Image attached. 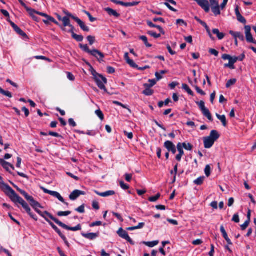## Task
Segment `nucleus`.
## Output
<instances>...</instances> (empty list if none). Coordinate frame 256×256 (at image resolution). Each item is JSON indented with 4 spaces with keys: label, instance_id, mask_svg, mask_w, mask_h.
I'll return each instance as SVG.
<instances>
[{
    "label": "nucleus",
    "instance_id": "c756f323",
    "mask_svg": "<svg viewBox=\"0 0 256 256\" xmlns=\"http://www.w3.org/2000/svg\"><path fill=\"white\" fill-rule=\"evenodd\" d=\"M159 243V240H154V241H152V242H144V244L150 247V248H153L156 246H157Z\"/></svg>",
    "mask_w": 256,
    "mask_h": 256
},
{
    "label": "nucleus",
    "instance_id": "f704fd0d",
    "mask_svg": "<svg viewBox=\"0 0 256 256\" xmlns=\"http://www.w3.org/2000/svg\"><path fill=\"white\" fill-rule=\"evenodd\" d=\"M50 226H52V228L58 234L59 236L61 238L63 236H64L60 229L56 226L54 225L52 222L50 223Z\"/></svg>",
    "mask_w": 256,
    "mask_h": 256
},
{
    "label": "nucleus",
    "instance_id": "f257e3e1",
    "mask_svg": "<svg viewBox=\"0 0 256 256\" xmlns=\"http://www.w3.org/2000/svg\"><path fill=\"white\" fill-rule=\"evenodd\" d=\"M2 190L14 203L17 206L18 204H20L26 212H30V208L28 204L10 186L3 184Z\"/></svg>",
    "mask_w": 256,
    "mask_h": 256
},
{
    "label": "nucleus",
    "instance_id": "20e7f679",
    "mask_svg": "<svg viewBox=\"0 0 256 256\" xmlns=\"http://www.w3.org/2000/svg\"><path fill=\"white\" fill-rule=\"evenodd\" d=\"M222 58L224 60H228V63L224 64V68H228L231 70L235 69L234 64L236 62V59L235 58V56H232L229 54H224L222 56Z\"/></svg>",
    "mask_w": 256,
    "mask_h": 256
},
{
    "label": "nucleus",
    "instance_id": "338daca9",
    "mask_svg": "<svg viewBox=\"0 0 256 256\" xmlns=\"http://www.w3.org/2000/svg\"><path fill=\"white\" fill-rule=\"evenodd\" d=\"M178 83L176 82H173L168 84L169 87L172 89H174L176 86L178 85Z\"/></svg>",
    "mask_w": 256,
    "mask_h": 256
},
{
    "label": "nucleus",
    "instance_id": "6ab92c4d",
    "mask_svg": "<svg viewBox=\"0 0 256 256\" xmlns=\"http://www.w3.org/2000/svg\"><path fill=\"white\" fill-rule=\"evenodd\" d=\"M230 34L235 39L238 38L240 40L244 42V38L243 34L241 32H235L234 31H230Z\"/></svg>",
    "mask_w": 256,
    "mask_h": 256
},
{
    "label": "nucleus",
    "instance_id": "79ce46f5",
    "mask_svg": "<svg viewBox=\"0 0 256 256\" xmlns=\"http://www.w3.org/2000/svg\"><path fill=\"white\" fill-rule=\"evenodd\" d=\"M183 148L186 150H192V146L190 144V143H186V142H184V143H182V144Z\"/></svg>",
    "mask_w": 256,
    "mask_h": 256
},
{
    "label": "nucleus",
    "instance_id": "13d9d810",
    "mask_svg": "<svg viewBox=\"0 0 256 256\" xmlns=\"http://www.w3.org/2000/svg\"><path fill=\"white\" fill-rule=\"evenodd\" d=\"M67 74V78H68L71 80V81H74L75 80L74 76L70 72H66Z\"/></svg>",
    "mask_w": 256,
    "mask_h": 256
},
{
    "label": "nucleus",
    "instance_id": "2f4dec72",
    "mask_svg": "<svg viewBox=\"0 0 256 256\" xmlns=\"http://www.w3.org/2000/svg\"><path fill=\"white\" fill-rule=\"evenodd\" d=\"M182 89L185 90L188 93V94L190 96L194 95L193 92L190 90V88L188 84H182Z\"/></svg>",
    "mask_w": 256,
    "mask_h": 256
},
{
    "label": "nucleus",
    "instance_id": "5701e85b",
    "mask_svg": "<svg viewBox=\"0 0 256 256\" xmlns=\"http://www.w3.org/2000/svg\"><path fill=\"white\" fill-rule=\"evenodd\" d=\"M105 10L108 12L110 16H113L116 18H118L120 16V14L117 12L113 9L108 8L105 9Z\"/></svg>",
    "mask_w": 256,
    "mask_h": 256
},
{
    "label": "nucleus",
    "instance_id": "c9c22d12",
    "mask_svg": "<svg viewBox=\"0 0 256 256\" xmlns=\"http://www.w3.org/2000/svg\"><path fill=\"white\" fill-rule=\"evenodd\" d=\"M72 36L74 39L76 40L78 42H82L84 39V37L82 36L78 35L76 34L75 33H73V35H72Z\"/></svg>",
    "mask_w": 256,
    "mask_h": 256
},
{
    "label": "nucleus",
    "instance_id": "864d4df0",
    "mask_svg": "<svg viewBox=\"0 0 256 256\" xmlns=\"http://www.w3.org/2000/svg\"><path fill=\"white\" fill-rule=\"evenodd\" d=\"M220 230L224 238H226L228 236V234H227V233L224 229V228L223 226H220Z\"/></svg>",
    "mask_w": 256,
    "mask_h": 256
},
{
    "label": "nucleus",
    "instance_id": "bb28decb",
    "mask_svg": "<svg viewBox=\"0 0 256 256\" xmlns=\"http://www.w3.org/2000/svg\"><path fill=\"white\" fill-rule=\"evenodd\" d=\"M212 33L216 35L217 38L219 40H222L224 38L226 34L223 32H220V30L217 28H214L212 30Z\"/></svg>",
    "mask_w": 256,
    "mask_h": 256
},
{
    "label": "nucleus",
    "instance_id": "680f3d73",
    "mask_svg": "<svg viewBox=\"0 0 256 256\" xmlns=\"http://www.w3.org/2000/svg\"><path fill=\"white\" fill-rule=\"evenodd\" d=\"M92 208L96 210H98L100 209V206H99V204L98 202L96 201H93L92 202Z\"/></svg>",
    "mask_w": 256,
    "mask_h": 256
},
{
    "label": "nucleus",
    "instance_id": "e433bc0d",
    "mask_svg": "<svg viewBox=\"0 0 256 256\" xmlns=\"http://www.w3.org/2000/svg\"><path fill=\"white\" fill-rule=\"evenodd\" d=\"M0 94L10 98H12V94L10 92L4 90L1 87H0Z\"/></svg>",
    "mask_w": 256,
    "mask_h": 256
},
{
    "label": "nucleus",
    "instance_id": "9d476101",
    "mask_svg": "<svg viewBox=\"0 0 256 256\" xmlns=\"http://www.w3.org/2000/svg\"><path fill=\"white\" fill-rule=\"evenodd\" d=\"M117 234L120 238L126 240L131 244H134L133 241L129 236L128 233L126 230H124L122 228H119V230L117 232Z\"/></svg>",
    "mask_w": 256,
    "mask_h": 256
},
{
    "label": "nucleus",
    "instance_id": "7c9ffc66",
    "mask_svg": "<svg viewBox=\"0 0 256 256\" xmlns=\"http://www.w3.org/2000/svg\"><path fill=\"white\" fill-rule=\"evenodd\" d=\"M164 146L168 152H170V150L175 146L174 144L169 140H167L164 142Z\"/></svg>",
    "mask_w": 256,
    "mask_h": 256
},
{
    "label": "nucleus",
    "instance_id": "69168bd1",
    "mask_svg": "<svg viewBox=\"0 0 256 256\" xmlns=\"http://www.w3.org/2000/svg\"><path fill=\"white\" fill-rule=\"evenodd\" d=\"M250 222H248V220H246L244 224H242L240 226V228H242V230H245L247 227L248 226L249 224H250Z\"/></svg>",
    "mask_w": 256,
    "mask_h": 256
},
{
    "label": "nucleus",
    "instance_id": "2eb2a0df",
    "mask_svg": "<svg viewBox=\"0 0 256 256\" xmlns=\"http://www.w3.org/2000/svg\"><path fill=\"white\" fill-rule=\"evenodd\" d=\"M59 226H61L62 228L66 230H72V231H74V232L80 230L82 229V226L80 224H78L77 226H76L74 227H70V226H69L60 222V224Z\"/></svg>",
    "mask_w": 256,
    "mask_h": 256
},
{
    "label": "nucleus",
    "instance_id": "aec40b11",
    "mask_svg": "<svg viewBox=\"0 0 256 256\" xmlns=\"http://www.w3.org/2000/svg\"><path fill=\"white\" fill-rule=\"evenodd\" d=\"M124 59L126 60V62L132 68H138V66L134 62L131 60L128 54V52L125 53L124 56Z\"/></svg>",
    "mask_w": 256,
    "mask_h": 256
},
{
    "label": "nucleus",
    "instance_id": "603ef678",
    "mask_svg": "<svg viewBox=\"0 0 256 256\" xmlns=\"http://www.w3.org/2000/svg\"><path fill=\"white\" fill-rule=\"evenodd\" d=\"M120 185L121 188L124 190H126L129 188V186L126 184L123 181L120 182Z\"/></svg>",
    "mask_w": 256,
    "mask_h": 256
},
{
    "label": "nucleus",
    "instance_id": "0eeeda50",
    "mask_svg": "<svg viewBox=\"0 0 256 256\" xmlns=\"http://www.w3.org/2000/svg\"><path fill=\"white\" fill-rule=\"evenodd\" d=\"M84 52L96 57L99 62L102 61L104 57V54L96 49H83Z\"/></svg>",
    "mask_w": 256,
    "mask_h": 256
},
{
    "label": "nucleus",
    "instance_id": "39448f33",
    "mask_svg": "<svg viewBox=\"0 0 256 256\" xmlns=\"http://www.w3.org/2000/svg\"><path fill=\"white\" fill-rule=\"evenodd\" d=\"M20 4L26 9V10L28 12L32 20L36 22H39L40 20V18L34 15L36 10L28 7L26 4L22 0H18Z\"/></svg>",
    "mask_w": 256,
    "mask_h": 256
},
{
    "label": "nucleus",
    "instance_id": "a18cd8bd",
    "mask_svg": "<svg viewBox=\"0 0 256 256\" xmlns=\"http://www.w3.org/2000/svg\"><path fill=\"white\" fill-rule=\"evenodd\" d=\"M148 34L150 36L154 38H158L160 37V34H156V32L154 31H148Z\"/></svg>",
    "mask_w": 256,
    "mask_h": 256
},
{
    "label": "nucleus",
    "instance_id": "7ed1b4c3",
    "mask_svg": "<svg viewBox=\"0 0 256 256\" xmlns=\"http://www.w3.org/2000/svg\"><path fill=\"white\" fill-rule=\"evenodd\" d=\"M37 213L43 218L50 225V223L52 222L49 220L50 218L54 222L60 226V222L57 218H54L50 212L47 211L42 212L40 210L37 211Z\"/></svg>",
    "mask_w": 256,
    "mask_h": 256
},
{
    "label": "nucleus",
    "instance_id": "774afa93",
    "mask_svg": "<svg viewBox=\"0 0 256 256\" xmlns=\"http://www.w3.org/2000/svg\"><path fill=\"white\" fill-rule=\"evenodd\" d=\"M68 124L70 126L72 127H76V124L73 118H70L68 120Z\"/></svg>",
    "mask_w": 256,
    "mask_h": 256
},
{
    "label": "nucleus",
    "instance_id": "1a4fd4ad",
    "mask_svg": "<svg viewBox=\"0 0 256 256\" xmlns=\"http://www.w3.org/2000/svg\"><path fill=\"white\" fill-rule=\"evenodd\" d=\"M7 21L10 24L12 27L14 28V31L18 34L20 36H21L24 38H27L28 36L26 34L23 32L16 24L14 22H12L10 19H7Z\"/></svg>",
    "mask_w": 256,
    "mask_h": 256
},
{
    "label": "nucleus",
    "instance_id": "052dcab7",
    "mask_svg": "<svg viewBox=\"0 0 256 256\" xmlns=\"http://www.w3.org/2000/svg\"><path fill=\"white\" fill-rule=\"evenodd\" d=\"M28 214V215L32 218H33L34 220H35L37 221L38 220V217L37 216L34 214L32 212H31V209L30 208V212H28V211H26V212Z\"/></svg>",
    "mask_w": 256,
    "mask_h": 256
},
{
    "label": "nucleus",
    "instance_id": "f8f14e48",
    "mask_svg": "<svg viewBox=\"0 0 256 256\" xmlns=\"http://www.w3.org/2000/svg\"><path fill=\"white\" fill-rule=\"evenodd\" d=\"M206 12H210V4L207 0H194Z\"/></svg>",
    "mask_w": 256,
    "mask_h": 256
},
{
    "label": "nucleus",
    "instance_id": "72a5a7b5",
    "mask_svg": "<svg viewBox=\"0 0 256 256\" xmlns=\"http://www.w3.org/2000/svg\"><path fill=\"white\" fill-rule=\"evenodd\" d=\"M220 6H214L212 7V12L214 14L215 16L220 15Z\"/></svg>",
    "mask_w": 256,
    "mask_h": 256
},
{
    "label": "nucleus",
    "instance_id": "a19ab883",
    "mask_svg": "<svg viewBox=\"0 0 256 256\" xmlns=\"http://www.w3.org/2000/svg\"><path fill=\"white\" fill-rule=\"evenodd\" d=\"M236 82V78H232L228 80L226 84V88H229L232 86Z\"/></svg>",
    "mask_w": 256,
    "mask_h": 256
},
{
    "label": "nucleus",
    "instance_id": "bf43d9fd",
    "mask_svg": "<svg viewBox=\"0 0 256 256\" xmlns=\"http://www.w3.org/2000/svg\"><path fill=\"white\" fill-rule=\"evenodd\" d=\"M112 214L113 216H115L120 222H122L124 221V219L119 214L115 212H112Z\"/></svg>",
    "mask_w": 256,
    "mask_h": 256
},
{
    "label": "nucleus",
    "instance_id": "e2e57ef3",
    "mask_svg": "<svg viewBox=\"0 0 256 256\" xmlns=\"http://www.w3.org/2000/svg\"><path fill=\"white\" fill-rule=\"evenodd\" d=\"M102 224V222L100 221H96L91 223L90 225V227H94L96 226H100Z\"/></svg>",
    "mask_w": 256,
    "mask_h": 256
},
{
    "label": "nucleus",
    "instance_id": "4c0bfd02",
    "mask_svg": "<svg viewBox=\"0 0 256 256\" xmlns=\"http://www.w3.org/2000/svg\"><path fill=\"white\" fill-rule=\"evenodd\" d=\"M140 40H142L144 42L146 46H147V47H152V45L148 42V38L146 36H140Z\"/></svg>",
    "mask_w": 256,
    "mask_h": 256
},
{
    "label": "nucleus",
    "instance_id": "4be33fe9",
    "mask_svg": "<svg viewBox=\"0 0 256 256\" xmlns=\"http://www.w3.org/2000/svg\"><path fill=\"white\" fill-rule=\"evenodd\" d=\"M0 164L6 170L9 171V168H11L13 170L14 169L13 165L5 161L4 160H0Z\"/></svg>",
    "mask_w": 256,
    "mask_h": 256
},
{
    "label": "nucleus",
    "instance_id": "473e14b6",
    "mask_svg": "<svg viewBox=\"0 0 256 256\" xmlns=\"http://www.w3.org/2000/svg\"><path fill=\"white\" fill-rule=\"evenodd\" d=\"M113 3L116 4H120L124 6L128 7L130 6V3L129 2H124L122 1H118V0H110Z\"/></svg>",
    "mask_w": 256,
    "mask_h": 256
},
{
    "label": "nucleus",
    "instance_id": "6e6d98bb",
    "mask_svg": "<svg viewBox=\"0 0 256 256\" xmlns=\"http://www.w3.org/2000/svg\"><path fill=\"white\" fill-rule=\"evenodd\" d=\"M232 220L236 223H238L240 222V218L238 214H236L234 215Z\"/></svg>",
    "mask_w": 256,
    "mask_h": 256
},
{
    "label": "nucleus",
    "instance_id": "a878e982",
    "mask_svg": "<svg viewBox=\"0 0 256 256\" xmlns=\"http://www.w3.org/2000/svg\"><path fill=\"white\" fill-rule=\"evenodd\" d=\"M208 136L214 141H216L219 138L220 135L216 130H212L210 132V134Z\"/></svg>",
    "mask_w": 256,
    "mask_h": 256
},
{
    "label": "nucleus",
    "instance_id": "0e129e2a",
    "mask_svg": "<svg viewBox=\"0 0 256 256\" xmlns=\"http://www.w3.org/2000/svg\"><path fill=\"white\" fill-rule=\"evenodd\" d=\"M33 208L35 210V211L37 212V211L40 210L38 208H42V206L40 205V204L36 202L34 206H33Z\"/></svg>",
    "mask_w": 256,
    "mask_h": 256
},
{
    "label": "nucleus",
    "instance_id": "c85d7f7f",
    "mask_svg": "<svg viewBox=\"0 0 256 256\" xmlns=\"http://www.w3.org/2000/svg\"><path fill=\"white\" fill-rule=\"evenodd\" d=\"M145 90L143 91L142 94L146 96H150L153 94L154 91L150 89V87L144 86Z\"/></svg>",
    "mask_w": 256,
    "mask_h": 256
},
{
    "label": "nucleus",
    "instance_id": "5fc2aeb1",
    "mask_svg": "<svg viewBox=\"0 0 256 256\" xmlns=\"http://www.w3.org/2000/svg\"><path fill=\"white\" fill-rule=\"evenodd\" d=\"M87 40L89 42L90 44L92 46L95 41V37L92 36H88L87 37Z\"/></svg>",
    "mask_w": 256,
    "mask_h": 256
},
{
    "label": "nucleus",
    "instance_id": "c03bdc74",
    "mask_svg": "<svg viewBox=\"0 0 256 256\" xmlns=\"http://www.w3.org/2000/svg\"><path fill=\"white\" fill-rule=\"evenodd\" d=\"M160 194H158L154 196L150 197L148 198V200L150 202H156L160 198Z\"/></svg>",
    "mask_w": 256,
    "mask_h": 256
},
{
    "label": "nucleus",
    "instance_id": "412c9836",
    "mask_svg": "<svg viewBox=\"0 0 256 256\" xmlns=\"http://www.w3.org/2000/svg\"><path fill=\"white\" fill-rule=\"evenodd\" d=\"M50 194L57 198L60 201L66 204V205H68V204L65 202L64 198L61 196V195L58 192L51 190Z\"/></svg>",
    "mask_w": 256,
    "mask_h": 256
},
{
    "label": "nucleus",
    "instance_id": "49530a36",
    "mask_svg": "<svg viewBox=\"0 0 256 256\" xmlns=\"http://www.w3.org/2000/svg\"><path fill=\"white\" fill-rule=\"evenodd\" d=\"M204 180V177L200 176L194 180V183L197 185H201L203 183Z\"/></svg>",
    "mask_w": 256,
    "mask_h": 256
},
{
    "label": "nucleus",
    "instance_id": "f3484780",
    "mask_svg": "<svg viewBox=\"0 0 256 256\" xmlns=\"http://www.w3.org/2000/svg\"><path fill=\"white\" fill-rule=\"evenodd\" d=\"M215 141L210 138L209 136H206L204 138V146L206 148H210L212 146Z\"/></svg>",
    "mask_w": 256,
    "mask_h": 256
},
{
    "label": "nucleus",
    "instance_id": "3c124183",
    "mask_svg": "<svg viewBox=\"0 0 256 256\" xmlns=\"http://www.w3.org/2000/svg\"><path fill=\"white\" fill-rule=\"evenodd\" d=\"M183 148H184L181 143H178L177 144V148H178V150L179 154H182V155H184V154Z\"/></svg>",
    "mask_w": 256,
    "mask_h": 256
},
{
    "label": "nucleus",
    "instance_id": "ea45409f",
    "mask_svg": "<svg viewBox=\"0 0 256 256\" xmlns=\"http://www.w3.org/2000/svg\"><path fill=\"white\" fill-rule=\"evenodd\" d=\"M96 114L100 118L101 120L104 119V115L100 109H98L95 112Z\"/></svg>",
    "mask_w": 256,
    "mask_h": 256
},
{
    "label": "nucleus",
    "instance_id": "f03ea898",
    "mask_svg": "<svg viewBox=\"0 0 256 256\" xmlns=\"http://www.w3.org/2000/svg\"><path fill=\"white\" fill-rule=\"evenodd\" d=\"M92 75L98 86L102 90L106 92V88L104 84H106V78L102 75L98 74L95 70L92 72Z\"/></svg>",
    "mask_w": 256,
    "mask_h": 256
},
{
    "label": "nucleus",
    "instance_id": "8fccbe9b",
    "mask_svg": "<svg viewBox=\"0 0 256 256\" xmlns=\"http://www.w3.org/2000/svg\"><path fill=\"white\" fill-rule=\"evenodd\" d=\"M83 12L88 16L91 22H94L95 20H96V18L92 17L90 12L86 11V10H84Z\"/></svg>",
    "mask_w": 256,
    "mask_h": 256
},
{
    "label": "nucleus",
    "instance_id": "09e8293b",
    "mask_svg": "<svg viewBox=\"0 0 256 256\" xmlns=\"http://www.w3.org/2000/svg\"><path fill=\"white\" fill-rule=\"evenodd\" d=\"M204 172L207 177H208L211 173V168L209 165H206L204 168Z\"/></svg>",
    "mask_w": 256,
    "mask_h": 256
},
{
    "label": "nucleus",
    "instance_id": "4468645a",
    "mask_svg": "<svg viewBox=\"0 0 256 256\" xmlns=\"http://www.w3.org/2000/svg\"><path fill=\"white\" fill-rule=\"evenodd\" d=\"M86 192L84 191L76 190H74L70 195V199L72 200H76L80 195H84Z\"/></svg>",
    "mask_w": 256,
    "mask_h": 256
},
{
    "label": "nucleus",
    "instance_id": "4d7b16f0",
    "mask_svg": "<svg viewBox=\"0 0 256 256\" xmlns=\"http://www.w3.org/2000/svg\"><path fill=\"white\" fill-rule=\"evenodd\" d=\"M76 210L80 213H84L85 212L84 205L82 204L78 208H76Z\"/></svg>",
    "mask_w": 256,
    "mask_h": 256
},
{
    "label": "nucleus",
    "instance_id": "393cba45",
    "mask_svg": "<svg viewBox=\"0 0 256 256\" xmlns=\"http://www.w3.org/2000/svg\"><path fill=\"white\" fill-rule=\"evenodd\" d=\"M96 194L102 197H107L110 196H113L115 194V192L114 190H108L104 192H96Z\"/></svg>",
    "mask_w": 256,
    "mask_h": 256
},
{
    "label": "nucleus",
    "instance_id": "a211bd4d",
    "mask_svg": "<svg viewBox=\"0 0 256 256\" xmlns=\"http://www.w3.org/2000/svg\"><path fill=\"white\" fill-rule=\"evenodd\" d=\"M74 20L78 24L80 28L84 32H89L90 28L88 26H86L84 23L80 20L78 17L74 18Z\"/></svg>",
    "mask_w": 256,
    "mask_h": 256
},
{
    "label": "nucleus",
    "instance_id": "58836bf2",
    "mask_svg": "<svg viewBox=\"0 0 256 256\" xmlns=\"http://www.w3.org/2000/svg\"><path fill=\"white\" fill-rule=\"evenodd\" d=\"M156 82H157V80L154 79L149 80L148 82H150V84H144V86L150 87V88L152 87L156 84Z\"/></svg>",
    "mask_w": 256,
    "mask_h": 256
},
{
    "label": "nucleus",
    "instance_id": "6e6552de",
    "mask_svg": "<svg viewBox=\"0 0 256 256\" xmlns=\"http://www.w3.org/2000/svg\"><path fill=\"white\" fill-rule=\"evenodd\" d=\"M246 31V41L250 43L256 44V41L252 37L251 34V27L250 26H244Z\"/></svg>",
    "mask_w": 256,
    "mask_h": 256
},
{
    "label": "nucleus",
    "instance_id": "37998d69",
    "mask_svg": "<svg viewBox=\"0 0 256 256\" xmlns=\"http://www.w3.org/2000/svg\"><path fill=\"white\" fill-rule=\"evenodd\" d=\"M236 18L239 22L243 24H246V20L241 14L236 16Z\"/></svg>",
    "mask_w": 256,
    "mask_h": 256
},
{
    "label": "nucleus",
    "instance_id": "de8ad7c7",
    "mask_svg": "<svg viewBox=\"0 0 256 256\" xmlns=\"http://www.w3.org/2000/svg\"><path fill=\"white\" fill-rule=\"evenodd\" d=\"M71 214V212L70 211H66V212H58L57 214L58 216H68Z\"/></svg>",
    "mask_w": 256,
    "mask_h": 256
},
{
    "label": "nucleus",
    "instance_id": "423d86ee",
    "mask_svg": "<svg viewBox=\"0 0 256 256\" xmlns=\"http://www.w3.org/2000/svg\"><path fill=\"white\" fill-rule=\"evenodd\" d=\"M197 104L198 105L199 108L200 109L203 115L206 117L208 120L212 121V118L210 110L205 106L204 102L202 100H201L199 102H198Z\"/></svg>",
    "mask_w": 256,
    "mask_h": 256
},
{
    "label": "nucleus",
    "instance_id": "9b49d317",
    "mask_svg": "<svg viewBox=\"0 0 256 256\" xmlns=\"http://www.w3.org/2000/svg\"><path fill=\"white\" fill-rule=\"evenodd\" d=\"M66 26H69L70 29L68 31V32L72 34V36L73 35L74 32V28L70 24V20L68 18H64V26L61 27V29L63 31H66Z\"/></svg>",
    "mask_w": 256,
    "mask_h": 256
},
{
    "label": "nucleus",
    "instance_id": "dca6fc26",
    "mask_svg": "<svg viewBox=\"0 0 256 256\" xmlns=\"http://www.w3.org/2000/svg\"><path fill=\"white\" fill-rule=\"evenodd\" d=\"M81 234L84 238L86 239L90 240H95L96 238H98L99 236V232H96V233L91 232V233H87V234L82 232Z\"/></svg>",
    "mask_w": 256,
    "mask_h": 256
},
{
    "label": "nucleus",
    "instance_id": "ddd939ff",
    "mask_svg": "<svg viewBox=\"0 0 256 256\" xmlns=\"http://www.w3.org/2000/svg\"><path fill=\"white\" fill-rule=\"evenodd\" d=\"M194 19L206 28V32H208L210 38L212 40H214V38L212 36V35L210 32V28L207 25V24L204 22L202 21L200 18H199L198 16H195Z\"/></svg>",
    "mask_w": 256,
    "mask_h": 256
},
{
    "label": "nucleus",
    "instance_id": "cd10ccee",
    "mask_svg": "<svg viewBox=\"0 0 256 256\" xmlns=\"http://www.w3.org/2000/svg\"><path fill=\"white\" fill-rule=\"evenodd\" d=\"M216 116L221 121L223 126L226 127L227 125V122L226 116L224 115H220L218 114H216Z\"/></svg>",
    "mask_w": 256,
    "mask_h": 256
},
{
    "label": "nucleus",
    "instance_id": "b1692460",
    "mask_svg": "<svg viewBox=\"0 0 256 256\" xmlns=\"http://www.w3.org/2000/svg\"><path fill=\"white\" fill-rule=\"evenodd\" d=\"M37 14L38 15L41 16H44L46 18H47L48 20H49V21H50V22H52L53 23H54V21L55 20V19L53 17L50 16L49 15H48L47 14H46L45 13H43V12H40L36 10V12H34V14Z\"/></svg>",
    "mask_w": 256,
    "mask_h": 256
}]
</instances>
